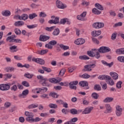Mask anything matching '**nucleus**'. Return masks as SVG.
Returning a JSON list of instances; mask_svg holds the SVG:
<instances>
[{"mask_svg":"<svg viewBox=\"0 0 124 124\" xmlns=\"http://www.w3.org/2000/svg\"><path fill=\"white\" fill-rule=\"evenodd\" d=\"M110 51H111V49L108 47L102 46L98 49H92V51H88L87 55L92 58L95 57L96 59H99L100 58V54L99 53H108Z\"/></svg>","mask_w":124,"mask_h":124,"instance_id":"1","label":"nucleus"},{"mask_svg":"<svg viewBox=\"0 0 124 124\" xmlns=\"http://www.w3.org/2000/svg\"><path fill=\"white\" fill-rule=\"evenodd\" d=\"M58 42L56 40H51L48 44H46L45 47L47 49H53V46L57 45Z\"/></svg>","mask_w":124,"mask_h":124,"instance_id":"2","label":"nucleus"},{"mask_svg":"<svg viewBox=\"0 0 124 124\" xmlns=\"http://www.w3.org/2000/svg\"><path fill=\"white\" fill-rule=\"evenodd\" d=\"M95 66H96L95 64L86 65L84 66V69H82V71L91 72L92 70H93L92 68H94Z\"/></svg>","mask_w":124,"mask_h":124,"instance_id":"3","label":"nucleus"},{"mask_svg":"<svg viewBox=\"0 0 124 124\" xmlns=\"http://www.w3.org/2000/svg\"><path fill=\"white\" fill-rule=\"evenodd\" d=\"M87 16V12H83L80 15L77 16V19L79 21H87V18H85V17Z\"/></svg>","mask_w":124,"mask_h":124,"instance_id":"4","label":"nucleus"},{"mask_svg":"<svg viewBox=\"0 0 124 124\" xmlns=\"http://www.w3.org/2000/svg\"><path fill=\"white\" fill-rule=\"evenodd\" d=\"M10 89V85L7 84H0V91H8Z\"/></svg>","mask_w":124,"mask_h":124,"instance_id":"5","label":"nucleus"},{"mask_svg":"<svg viewBox=\"0 0 124 124\" xmlns=\"http://www.w3.org/2000/svg\"><path fill=\"white\" fill-rule=\"evenodd\" d=\"M93 27L94 29H101L104 27V23L102 22H96L93 24Z\"/></svg>","mask_w":124,"mask_h":124,"instance_id":"6","label":"nucleus"},{"mask_svg":"<svg viewBox=\"0 0 124 124\" xmlns=\"http://www.w3.org/2000/svg\"><path fill=\"white\" fill-rule=\"evenodd\" d=\"M40 83L44 86L50 87V85H48V79L47 78H44L43 80H40Z\"/></svg>","mask_w":124,"mask_h":124,"instance_id":"7","label":"nucleus"},{"mask_svg":"<svg viewBox=\"0 0 124 124\" xmlns=\"http://www.w3.org/2000/svg\"><path fill=\"white\" fill-rule=\"evenodd\" d=\"M79 86L81 87H86L85 88V90H89L90 87H89V83L87 81H82L79 82Z\"/></svg>","mask_w":124,"mask_h":124,"instance_id":"8","label":"nucleus"},{"mask_svg":"<svg viewBox=\"0 0 124 124\" xmlns=\"http://www.w3.org/2000/svg\"><path fill=\"white\" fill-rule=\"evenodd\" d=\"M78 81H71L69 83V86L70 88L71 89V90H76L77 89V87L74 85H78Z\"/></svg>","mask_w":124,"mask_h":124,"instance_id":"9","label":"nucleus"},{"mask_svg":"<svg viewBox=\"0 0 124 124\" xmlns=\"http://www.w3.org/2000/svg\"><path fill=\"white\" fill-rule=\"evenodd\" d=\"M25 115L27 117L26 118V121L27 122H31V112L25 111Z\"/></svg>","mask_w":124,"mask_h":124,"instance_id":"10","label":"nucleus"},{"mask_svg":"<svg viewBox=\"0 0 124 124\" xmlns=\"http://www.w3.org/2000/svg\"><path fill=\"white\" fill-rule=\"evenodd\" d=\"M93 109V107H88L84 109V111H82V114H90Z\"/></svg>","mask_w":124,"mask_h":124,"instance_id":"11","label":"nucleus"},{"mask_svg":"<svg viewBox=\"0 0 124 124\" xmlns=\"http://www.w3.org/2000/svg\"><path fill=\"white\" fill-rule=\"evenodd\" d=\"M56 6L58 8H61V9H64V8L66 7V6H64V5H63V3H62V1L59 0H57L56 1Z\"/></svg>","mask_w":124,"mask_h":124,"instance_id":"12","label":"nucleus"},{"mask_svg":"<svg viewBox=\"0 0 124 124\" xmlns=\"http://www.w3.org/2000/svg\"><path fill=\"white\" fill-rule=\"evenodd\" d=\"M98 79L100 80H108V81H109V80H111V77L107 75H100L98 77Z\"/></svg>","mask_w":124,"mask_h":124,"instance_id":"13","label":"nucleus"},{"mask_svg":"<svg viewBox=\"0 0 124 124\" xmlns=\"http://www.w3.org/2000/svg\"><path fill=\"white\" fill-rule=\"evenodd\" d=\"M85 39L83 38H79L75 41V43L77 45H82L85 43Z\"/></svg>","mask_w":124,"mask_h":124,"instance_id":"14","label":"nucleus"},{"mask_svg":"<svg viewBox=\"0 0 124 124\" xmlns=\"http://www.w3.org/2000/svg\"><path fill=\"white\" fill-rule=\"evenodd\" d=\"M69 112L70 114H72V115H78L79 113H81V112H82V110H79L78 111L76 108H72L70 110Z\"/></svg>","mask_w":124,"mask_h":124,"instance_id":"15","label":"nucleus"},{"mask_svg":"<svg viewBox=\"0 0 124 124\" xmlns=\"http://www.w3.org/2000/svg\"><path fill=\"white\" fill-rule=\"evenodd\" d=\"M39 39L40 41H46V40L50 39V36L41 35Z\"/></svg>","mask_w":124,"mask_h":124,"instance_id":"16","label":"nucleus"},{"mask_svg":"<svg viewBox=\"0 0 124 124\" xmlns=\"http://www.w3.org/2000/svg\"><path fill=\"white\" fill-rule=\"evenodd\" d=\"M28 94H29V90L26 89L22 92V94H19L18 96L19 97L24 98V96H26V95H28Z\"/></svg>","mask_w":124,"mask_h":124,"instance_id":"17","label":"nucleus"},{"mask_svg":"<svg viewBox=\"0 0 124 124\" xmlns=\"http://www.w3.org/2000/svg\"><path fill=\"white\" fill-rule=\"evenodd\" d=\"M1 14L5 17H8V16H10V15H11V13L10 11H9V10H6L5 11H3Z\"/></svg>","mask_w":124,"mask_h":124,"instance_id":"18","label":"nucleus"},{"mask_svg":"<svg viewBox=\"0 0 124 124\" xmlns=\"http://www.w3.org/2000/svg\"><path fill=\"white\" fill-rule=\"evenodd\" d=\"M110 75H111V77L114 80H118V78H119V75H118L117 73H115L114 72H110Z\"/></svg>","mask_w":124,"mask_h":124,"instance_id":"19","label":"nucleus"},{"mask_svg":"<svg viewBox=\"0 0 124 124\" xmlns=\"http://www.w3.org/2000/svg\"><path fill=\"white\" fill-rule=\"evenodd\" d=\"M16 37L17 36H16V35H15L8 36L6 38V41H9V42L10 43V42H12V41L15 40V38H16Z\"/></svg>","mask_w":124,"mask_h":124,"instance_id":"20","label":"nucleus"},{"mask_svg":"<svg viewBox=\"0 0 124 124\" xmlns=\"http://www.w3.org/2000/svg\"><path fill=\"white\" fill-rule=\"evenodd\" d=\"M101 34V31L98 30L97 31H93L92 32V35L93 36H94V37L96 36H98V35H100Z\"/></svg>","mask_w":124,"mask_h":124,"instance_id":"21","label":"nucleus"},{"mask_svg":"<svg viewBox=\"0 0 124 124\" xmlns=\"http://www.w3.org/2000/svg\"><path fill=\"white\" fill-rule=\"evenodd\" d=\"M106 108L107 109V111L105 112L106 114H107V113H111V112H112V108L109 104H106Z\"/></svg>","mask_w":124,"mask_h":124,"instance_id":"22","label":"nucleus"},{"mask_svg":"<svg viewBox=\"0 0 124 124\" xmlns=\"http://www.w3.org/2000/svg\"><path fill=\"white\" fill-rule=\"evenodd\" d=\"M47 52H49V50L43 49L41 51H38L37 54H39V55H45V54H47Z\"/></svg>","mask_w":124,"mask_h":124,"instance_id":"23","label":"nucleus"},{"mask_svg":"<svg viewBox=\"0 0 124 124\" xmlns=\"http://www.w3.org/2000/svg\"><path fill=\"white\" fill-rule=\"evenodd\" d=\"M102 63L103 64H104V65H107V66H108V67H111L112 65L114 64V62H111V63H109L106 62L105 61H102Z\"/></svg>","mask_w":124,"mask_h":124,"instance_id":"24","label":"nucleus"},{"mask_svg":"<svg viewBox=\"0 0 124 124\" xmlns=\"http://www.w3.org/2000/svg\"><path fill=\"white\" fill-rule=\"evenodd\" d=\"M116 53L119 55L124 54V48H119L116 50Z\"/></svg>","mask_w":124,"mask_h":124,"instance_id":"25","label":"nucleus"},{"mask_svg":"<svg viewBox=\"0 0 124 124\" xmlns=\"http://www.w3.org/2000/svg\"><path fill=\"white\" fill-rule=\"evenodd\" d=\"M14 25L15 27H21L24 26V22L21 21H16Z\"/></svg>","mask_w":124,"mask_h":124,"instance_id":"26","label":"nucleus"},{"mask_svg":"<svg viewBox=\"0 0 124 124\" xmlns=\"http://www.w3.org/2000/svg\"><path fill=\"white\" fill-rule=\"evenodd\" d=\"M79 60H82L83 61H87L88 60H90V57L87 55H83L79 56Z\"/></svg>","mask_w":124,"mask_h":124,"instance_id":"27","label":"nucleus"},{"mask_svg":"<svg viewBox=\"0 0 124 124\" xmlns=\"http://www.w3.org/2000/svg\"><path fill=\"white\" fill-rule=\"evenodd\" d=\"M114 100V98L112 97H107L104 100V102H105L106 103H109V102H112L113 100Z\"/></svg>","mask_w":124,"mask_h":124,"instance_id":"28","label":"nucleus"},{"mask_svg":"<svg viewBox=\"0 0 124 124\" xmlns=\"http://www.w3.org/2000/svg\"><path fill=\"white\" fill-rule=\"evenodd\" d=\"M92 12L94 14H96V15H99L101 13L100 11L97 10V9L94 8L92 10Z\"/></svg>","mask_w":124,"mask_h":124,"instance_id":"29","label":"nucleus"},{"mask_svg":"<svg viewBox=\"0 0 124 124\" xmlns=\"http://www.w3.org/2000/svg\"><path fill=\"white\" fill-rule=\"evenodd\" d=\"M95 7H96V8H97V9H99V10H103L104 9L103 6H102V5H100L98 3H96L95 4Z\"/></svg>","mask_w":124,"mask_h":124,"instance_id":"30","label":"nucleus"},{"mask_svg":"<svg viewBox=\"0 0 124 124\" xmlns=\"http://www.w3.org/2000/svg\"><path fill=\"white\" fill-rule=\"evenodd\" d=\"M15 70V68L13 67H7L6 68V72H12Z\"/></svg>","mask_w":124,"mask_h":124,"instance_id":"31","label":"nucleus"},{"mask_svg":"<svg viewBox=\"0 0 124 124\" xmlns=\"http://www.w3.org/2000/svg\"><path fill=\"white\" fill-rule=\"evenodd\" d=\"M59 34L60 29H59V28H57L56 29L54 30V31L53 32V35H54V36L59 35Z\"/></svg>","mask_w":124,"mask_h":124,"instance_id":"32","label":"nucleus"},{"mask_svg":"<svg viewBox=\"0 0 124 124\" xmlns=\"http://www.w3.org/2000/svg\"><path fill=\"white\" fill-rule=\"evenodd\" d=\"M48 91V88L47 87H42V88H40V92L41 93H45Z\"/></svg>","mask_w":124,"mask_h":124,"instance_id":"33","label":"nucleus"},{"mask_svg":"<svg viewBox=\"0 0 124 124\" xmlns=\"http://www.w3.org/2000/svg\"><path fill=\"white\" fill-rule=\"evenodd\" d=\"M44 71H46V72H48V73L52 71V70L50 68H48L47 67L42 66Z\"/></svg>","mask_w":124,"mask_h":124,"instance_id":"34","label":"nucleus"},{"mask_svg":"<svg viewBox=\"0 0 124 124\" xmlns=\"http://www.w3.org/2000/svg\"><path fill=\"white\" fill-rule=\"evenodd\" d=\"M60 47L62 49H63V50H68V49H69V46H64L62 44L60 45Z\"/></svg>","mask_w":124,"mask_h":124,"instance_id":"35","label":"nucleus"},{"mask_svg":"<svg viewBox=\"0 0 124 124\" xmlns=\"http://www.w3.org/2000/svg\"><path fill=\"white\" fill-rule=\"evenodd\" d=\"M14 31L16 35H20V34L22 33V31H21V30H20V29L18 28H16L14 30Z\"/></svg>","mask_w":124,"mask_h":124,"instance_id":"36","label":"nucleus"},{"mask_svg":"<svg viewBox=\"0 0 124 124\" xmlns=\"http://www.w3.org/2000/svg\"><path fill=\"white\" fill-rule=\"evenodd\" d=\"M21 33L23 35H26V36H30V35H31V33L30 32H27V31H26V30H22Z\"/></svg>","mask_w":124,"mask_h":124,"instance_id":"37","label":"nucleus"},{"mask_svg":"<svg viewBox=\"0 0 124 124\" xmlns=\"http://www.w3.org/2000/svg\"><path fill=\"white\" fill-rule=\"evenodd\" d=\"M10 43H22V40L19 39H15L13 40V41L11 42Z\"/></svg>","mask_w":124,"mask_h":124,"instance_id":"38","label":"nucleus"},{"mask_svg":"<svg viewBox=\"0 0 124 124\" xmlns=\"http://www.w3.org/2000/svg\"><path fill=\"white\" fill-rule=\"evenodd\" d=\"M93 89L95 90V91H101V87L100 85L96 84L94 85Z\"/></svg>","mask_w":124,"mask_h":124,"instance_id":"39","label":"nucleus"},{"mask_svg":"<svg viewBox=\"0 0 124 124\" xmlns=\"http://www.w3.org/2000/svg\"><path fill=\"white\" fill-rule=\"evenodd\" d=\"M5 77V80H7V79H10L12 77V75L11 74H6L4 75Z\"/></svg>","mask_w":124,"mask_h":124,"instance_id":"40","label":"nucleus"},{"mask_svg":"<svg viewBox=\"0 0 124 124\" xmlns=\"http://www.w3.org/2000/svg\"><path fill=\"white\" fill-rule=\"evenodd\" d=\"M92 97L94 99H97L99 97V95L97 94L96 93H93L92 94Z\"/></svg>","mask_w":124,"mask_h":124,"instance_id":"41","label":"nucleus"},{"mask_svg":"<svg viewBox=\"0 0 124 124\" xmlns=\"http://www.w3.org/2000/svg\"><path fill=\"white\" fill-rule=\"evenodd\" d=\"M56 28V26H52L51 27H46L45 28L46 31H54V29Z\"/></svg>","mask_w":124,"mask_h":124,"instance_id":"42","label":"nucleus"},{"mask_svg":"<svg viewBox=\"0 0 124 124\" xmlns=\"http://www.w3.org/2000/svg\"><path fill=\"white\" fill-rule=\"evenodd\" d=\"M22 86H24V87H30V83L28 82L27 81H23L21 83Z\"/></svg>","mask_w":124,"mask_h":124,"instance_id":"43","label":"nucleus"},{"mask_svg":"<svg viewBox=\"0 0 124 124\" xmlns=\"http://www.w3.org/2000/svg\"><path fill=\"white\" fill-rule=\"evenodd\" d=\"M21 20H27L28 19V16L27 14H23L20 16Z\"/></svg>","mask_w":124,"mask_h":124,"instance_id":"44","label":"nucleus"},{"mask_svg":"<svg viewBox=\"0 0 124 124\" xmlns=\"http://www.w3.org/2000/svg\"><path fill=\"white\" fill-rule=\"evenodd\" d=\"M49 95L50 96H52V97H53L54 98H58V97H59V95L55 93H50Z\"/></svg>","mask_w":124,"mask_h":124,"instance_id":"45","label":"nucleus"},{"mask_svg":"<svg viewBox=\"0 0 124 124\" xmlns=\"http://www.w3.org/2000/svg\"><path fill=\"white\" fill-rule=\"evenodd\" d=\"M48 107H49L50 108H53L54 109L58 108V105L55 104H49Z\"/></svg>","mask_w":124,"mask_h":124,"instance_id":"46","label":"nucleus"},{"mask_svg":"<svg viewBox=\"0 0 124 124\" xmlns=\"http://www.w3.org/2000/svg\"><path fill=\"white\" fill-rule=\"evenodd\" d=\"M122 84H123V82L119 81L117 83L116 87L118 89H121L122 88Z\"/></svg>","mask_w":124,"mask_h":124,"instance_id":"47","label":"nucleus"},{"mask_svg":"<svg viewBox=\"0 0 124 124\" xmlns=\"http://www.w3.org/2000/svg\"><path fill=\"white\" fill-rule=\"evenodd\" d=\"M38 63H39L40 64L42 65L45 64V61H44V60L43 59L39 58Z\"/></svg>","mask_w":124,"mask_h":124,"instance_id":"48","label":"nucleus"},{"mask_svg":"<svg viewBox=\"0 0 124 124\" xmlns=\"http://www.w3.org/2000/svg\"><path fill=\"white\" fill-rule=\"evenodd\" d=\"M41 119L39 118V117H36L35 119L34 118H31V122H33L34 123H37V122H39Z\"/></svg>","mask_w":124,"mask_h":124,"instance_id":"49","label":"nucleus"},{"mask_svg":"<svg viewBox=\"0 0 124 124\" xmlns=\"http://www.w3.org/2000/svg\"><path fill=\"white\" fill-rule=\"evenodd\" d=\"M82 78H84L85 79H88V78H90V77H91V76L87 73H85L82 75Z\"/></svg>","mask_w":124,"mask_h":124,"instance_id":"50","label":"nucleus"},{"mask_svg":"<svg viewBox=\"0 0 124 124\" xmlns=\"http://www.w3.org/2000/svg\"><path fill=\"white\" fill-rule=\"evenodd\" d=\"M62 112L64 114V115H67V114L69 113L68 110L66 108H62Z\"/></svg>","mask_w":124,"mask_h":124,"instance_id":"51","label":"nucleus"},{"mask_svg":"<svg viewBox=\"0 0 124 124\" xmlns=\"http://www.w3.org/2000/svg\"><path fill=\"white\" fill-rule=\"evenodd\" d=\"M11 91H13L14 92H16L17 90H18V88H17V85H14L11 88Z\"/></svg>","mask_w":124,"mask_h":124,"instance_id":"52","label":"nucleus"},{"mask_svg":"<svg viewBox=\"0 0 124 124\" xmlns=\"http://www.w3.org/2000/svg\"><path fill=\"white\" fill-rule=\"evenodd\" d=\"M118 61L121 62H124V56H119L118 57Z\"/></svg>","mask_w":124,"mask_h":124,"instance_id":"53","label":"nucleus"},{"mask_svg":"<svg viewBox=\"0 0 124 124\" xmlns=\"http://www.w3.org/2000/svg\"><path fill=\"white\" fill-rule=\"evenodd\" d=\"M64 73H65V70L64 69H62L60 71L59 75L61 76H63Z\"/></svg>","mask_w":124,"mask_h":124,"instance_id":"54","label":"nucleus"},{"mask_svg":"<svg viewBox=\"0 0 124 124\" xmlns=\"http://www.w3.org/2000/svg\"><path fill=\"white\" fill-rule=\"evenodd\" d=\"M54 21L55 25H57V24H59V23H60V18H59V17H56L55 18Z\"/></svg>","mask_w":124,"mask_h":124,"instance_id":"55","label":"nucleus"},{"mask_svg":"<svg viewBox=\"0 0 124 124\" xmlns=\"http://www.w3.org/2000/svg\"><path fill=\"white\" fill-rule=\"evenodd\" d=\"M48 80L49 82H50V83H53L54 84H56V78H51Z\"/></svg>","mask_w":124,"mask_h":124,"instance_id":"56","label":"nucleus"},{"mask_svg":"<svg viewBox=\"0 0 124 124\" xmlns=\"http://www.w3.org/2000/svg\"><path fill=\"white\" fill-rule=\"evenodd\" d=\"M11 106V103H10V102H6L4 104V107H5V108H9Z\"/></svg>","mask_w":124,"mask_h":124,"instance_id":"57","label":"nucleus"},{"mask_svg":"<svg viewBox=\"0 0 124 124\" xmlns=\"http://www.w3.org/2000/svg\"><path fill=\"white\" fill-rule=\"evenodd\" d=\"M69 55H70V52L66 51L65 52H64L62 54V56H63V57H68V56H69Z\"/></svg>","mask_w":124,"mask_h":124,"instance_id":"58","label":"nucleus"},{"mask_svg":"<svg viewBox=\"0 0 124 124\" xmlns=\"http://www.w3.org/2000/svg\"><path fill=\"white\" fill-rule=\"evenodd\" d=\"M121 26H123V23L122 22H118L117 23H116L114 26V28H116L117 27H121Z\"/></svg>","mask_w":124,"mask_h":124,"instance_id":"59","label":"nucleus"},{"mask_svg":"<svg viewBox=\"0 0 124 124\" xmlns=\"http://www.w3.org/2000/svg\"><path fill=\"white\" fill-rule=\"evenodd\" d=\"M116 37H117V33H113L112 34L111 38L112 40H115Z\"/></svg>","mask_w":124,"mask_h":124,"instance_id":"60","label":"nucleus"},{"mask_svg":"<svg viewBox=\"0 0 124 124\" xmlns=\"http://www.w3.org/2000/svg\"><path fill=\"white\" fill-rule=\"evenodd\" d=\"M70 121L71 123H76L78 121V118L77 117H74L72 118Z\"/></svg>","mask_w":124,"mask_h":124,"instance_id":"61","label":"nucleus"},{"mask_svg":"<svg viewBox=\"0 0 124 124\" xmlns=\"http://www.w3.org/2000/svg\"><path fill=\"white\" fill-rule=\"evenodd\" d=\"M92 41L94 43H95L96 44H99V41L97 39H96L95 38H93Z\"/></svg>","mask_w":124,"mask_h":124,"instance_id":"62","label":"nucleus"},{"mask_svg":"<svg viewBox=\"0 0 124 124\" xmlns=\"http://www.w3.org/2000/svg\"><path fill=\"white\" fill-rule=\"evenodd\" d=\"M67 18H63L61 20V24H62V25H64L65 23H66V20Z\"/></svg>","mask_w":124,"mask_h":124,"instance_id":"63","label":"nucleus"},{"mask_svg":"<svg viewBox=\"0 0 124 124\" xmlns=\"http://www.w3.org/2000/svg\"><path fill=\"white\" fill-rule=\"evenodd\" d=\"M82 103L83 105H89V104L90 103V102L89 101L83 100Z\"/></svg>","mask_w":124,"mask_h":124,"instance_id":"64","label":"nucleus"}]
</instances>
